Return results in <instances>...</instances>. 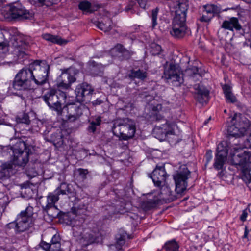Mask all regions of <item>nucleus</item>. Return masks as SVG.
Returning <instances> with one entry per match:
<instances>
[{"label":"nucleus","mask_w":251,"mask_h":251,"mask_svg":"<svg viewBox=\"0 0 251 251\" xmlns=\"http://www.w3.org/2000/svg\"><path fill=\"white\" fill-rule=\"evenodd\" d=\"M158 13V8H156L152 10L151 19L152 22V27H154L157 25V18Z\"/></svg>","instance_id":"nucleus-42"},{"label":"nucleus","mask_w":251,"mask_h":251,"mask_svg":"<svg viewBox=\"0 0 251 251\" xmlns=\"http://www.w3.org/2000/svg\"><path fill=\"white\" fill-rule=\"evenodd\" d=\"M113 134L123 140L132 138L136 131L134 121L129 118L118 119L114 121L112 127Z\"/></svg>","instance_id":"nucleus-3"},{"label":"nucleus","mask_w":251,"mask_h":251,"mask_svg":"<svg viewBox=\"0 0 251 251\" xmlns=\"http://www.w3.org/2000/svg\"><path fill=\"white\" fill-rule=\"evenodd\" d=\"M230 163L241 170V178L246 183L251 182V152L249 149H243L238 146L230 151Z\"/></svg>","instance_id":"nucleus-2"},{"label":"nucleus","mask_w":251,"mask_h":251,"mask_svg":"<svg viewBox=\"0 0 251 251\" xmlns=\"http://www.w3.org/2000/svg\"><path fill=\"white\" fill-rule=\"evenodd\" d=\"M162 105L161 104H157L156 106H153L151 108L153 112V118L157 121H160L164 120L163 116L160 113L162 110Z\"/></svg>","instance_id":"nucleus-31"},{"label":"nucleus","mask_w":251,"mask_h":251,"mask_svg":"<svg viewBox=\"0 0 251 251\" xmlns=\"http://www.w3.org/2000/svg\"><path fill=\"white\" fill-rule=\"evenodd\" d=\"M245 145L246 146L245 149L243 148V149H248V148H251V134L249 136L248 138L247 139Z\"/></svg>","instance_id":"nucleus-51"},{"label":"nucleus","mask_w":251,"mask_h":251,"mask_svg":"<svg viewBox=\"0 0 251 251\" xmlns=\"http://www.w3.org/2000/svg\"><path fill=\"white\" fill-rule=\"evenodd\" d=\"M38 1L41 6H49L52 4L53 0H38Z\"/></svg>","instance_id":"nucleus-48"},{"label":"nucleus","mask_w":251,"mask_h":251,"mask_svg":"<svg viewBox=\"0 0 251 251\" xmlns=\"http://www.w3.org/2000/svg\"><path fill=\"white\" fill-rule=\"evenodd\" d=\"M72 229L74 236L84 246L92 244L95 240V236L92 231L89 229H84L83 225L74 226Z\"/></svg>","instance_id":"nucleus-10"},{"label":"nucleus","mask_w":251,"mask_h":251,"mask_svg":"<svg viewBox=\"0 0 251 251\" xmlns=\"http://www.w3.org/2000/svg\"><path fill=\"white\" fill-rule=\"evenodd\" d=\"M126 11L128 12L131 11L132 13H134L135 12L134 5L133 4H130L126 8Z\"/></svg>","instance_id":"nucleus-52"},{"label":"nucleus","mask_w":251,"mask_h":251,"mask_svg":"<svg viewBox=\"0 0 251 251\" xmlns=\"http://www.w3.org/2000/svg\"><path fill=\"white\" fill-rule=\"evenodd\" d=\"M92 66L90 71L94 75H101L103 72V66L100 64H96L94 62L91 63Z\"/></svg>","instance_id":"nucleus-30"},{"label":"nucleus","mask_w":251,"mask_h":251,"mask_svg":"<svg viewBox=\"0 0 251 251\" xmlns=\"http://www.w3.org/2000/svg\"><path fill=\"white\" fill-rule=\"evenodd\" d=\"M113 51L118 52L121 54V55L126 59H128L133 55V52L128 50L124 48L123 46L121 44H118L113 49Z\"/></svg>","instance_id":"nucleus-28"},{"label":"nucleus","mask_w":251,"mask_h":251,"mask_svg":"<svg viewBox=\"0 0 251 251\" xmlns=\"http://www.w3.org/2000/svg\"><path fill=\"white\" fill-rule=\"evenodd\" d=\"M49 69L46 61H35L29 68L23 69L17 74L12 87L16 90H26L33 89L34 84L41 86L48 80Z\"/></svg>","instance_id":"nucleus-1"},{"label":"nucleus","mask_w":251,"mask_h":251,"mask_svg":"<svg viewBox=\"0 0 251 251\" xmlns=\"http://www.w3.org/2000/svg\"><path fill=\"white\" fill-rule=\"evenodd\" d=\"M107 210L109 211L110 215H112V214H115L120 212V209H117L113 206H109V208H107Z\"/></svg>","instance_id":"nucleus-49"},{"label":"nucleus","mask_w":251,"mask_h":251,"mask_svg":"<svg viewBox=\"0 0 251 251\" xmlns=\"http://www.w3.org/2000/svg\"><path fill=\"white\" fill-rule=\"evenodd\" d=\"M250 212V209L248 208H246L245 209L243 210L242 211V213L240 217V219L242 222H244L246 220V218Z\"/></svg>","instance_id":"nucleus-47"},{"label":"nucleus","mask_w":251,"mask_h":251,"mask_svg":"<svg viewBox=\"0 0 251 251\" xmlns=\"http://www.w3.org/2000/svg\"><path fill=\"white\" fill-rule=\"evenodd\" d=\"M2 13L6 19L10 20L27 19L32 17V13L18 4L6 7Z\"/></svg>","instance_id":"nucleus-8"},{"label":"nucleus","mask_w":251,"mask_h":251,"mask_svg":"<svg viewBox=\"0 0 251 251\" xmlns=\"http://www.w3.org/2000/svg\"><path fill=\"white\" fill-rule=\"evenodd\" d=\"M213 17L212 16V15L206 14L204 11H203L202 15L200 17V21L202 22L208 23L211 21Z\"/></svg>","instance_id":"nucleus-45"},{"label":"nucleus","mask_w":251,"mask_h":251,"mask_svg":"<svg viewBox=\"0 0 251 251\" xmlns=\"http://www.w3.org/2000/svg\"><path fill=\"white\" fill-rule=\"evenodd\" d=\"M250 47L251 48V43H250Z\"/></svg>","instance_id":"nucleus-58"},{"label":"nucleus","mask_w":251,"mask_h":251,"mask_svg":"<svg viewBox=\"0 0 251 251\" xmlns=\"http://www.w3.org/2000/svg\"><path fill=\"white\" fill-rule=\"evenodd\" d=\"M101 123V119L100 117H97L94 120L90 122V125L87 128L89 132L94 133L96 129V127L100 125Z\"/></svg>","instance_id":"nucleus-35"},{"label":"nucleus","mask_w":251,"mask_h":251,"mask_svg":"<svg viewBox=\"0 0 251 251\" xmlns=\"http://www.w3.org/2000/svg\"><path fill=\"white\" fill-rule=\"evenodd\" d=\"M43 38L52 43L59 45L65 44L67 43L66 40L62 39L58 36L52 35L50 34H45L42 35Z\"/></svg>","instance_id":"nucleus-26"},{"label":"nucleus","mask_w":251,"mask_h":251,"mask_svg":"<svg viewBox=\"0 0 251 251\" xmlns=\"http://www.w3.org/2000/svg\"><path fill=\"white\" fill-rule=\"evenodd\" d=\"M16 120L18 123L25 124L26 125L29 124L30 122L28 115L25 113L23 114L21 116H18Z\"/></svg>","instance_id":"nucleus-38"},{"label":"nucleus","mask_w":251,"mask_h":251,"mask_svg":"<svg viewBox=\"0 0 251 251\" xmlns=\"http://www.w3.org/2000/svg\"><path fill=\"white\" fill-rule=\"evenodd\" d=\"M161 47L160 45L153 43L151 46V53L153 55H158L161 52Z\"/></svg>","instance_id":"nucleus-40"},{"label":"nucleus","mask_w":251,"mask_h":251,"mask_svg":"<svg viewBox=\"0 0 251 251\" xmlns=\"http://www.w3.org/2000/svg\"><path fill=\"white\" fill-rule=\"evenodd\" d=\"M225 142L220 143L217 146V153L215 158L213 166L216 170H223L227 159V149Z\"/></svg>","instance_id":"nucleus-14"},{"label":"nucleus","mask_w":251,"mask_h":251,"mask_svg":"<svg viewBox=\"0 0 251 251\" xmlns=\"http://www.w3.org/2000/svg\"><path fill=\"white\" fill-rule=\"evenodd\" d=\"M91 7V3L87 1L80 2L78 5L79 8L83 11H90Z\"/></svg>","instance_id":"nucleus-41"},{"label":"nucleus","mask_w":251,"mask_h":251,"mask_svg":"<svg viewBox=\"0 0 251 251\" xmlns=\"http://www.w3.org/2000/svg\"><path fill=\"white\" fill-rule=\"evenodd\" d=\"M96 103H97V101H98V100H96Z\"/></svg>","instance_id":"nucleus-57"},{"label":"nucleus","mask_w":251,"mask_h":251,"mask_svg":"<svg viewBox=\"0 0 251 251\" xmlns=\"http://www.w3.org/2000/svg\"><path fill=\"white\" fill-rule=\"evenodd\" d=\"M186 72H187L189 75L193 74L194 75H198L200 76L199 72V69L197 67L193 66L191 68H188L186 70Z\"/></svg>","instance_id":"nucleus-43"},{"label":"nucleus","mask_w":251,"mask_h":251,"mask_svg":"<svg viewBox=\"0 0 251 251\" xmlns=\"http://www.w3.org/2000/svg\"><path fill=\"white\" fill-rule=\"evenodd\" d=\"M128 76L131 79L137 78L144 80L147 77V73L145 71L140 69L132 70L128 74Z\"/></svg>","instance_id":"nucleus-29"},{"label":"nucleus","mask_w":251,"mask_h":251,"mask_svg":"<svg viewBox=\"0 0 251 251\" xmlns=\"http://www.w3.org/2000/svg\"><path fill=\"white\" fill-rule=\"evenodd\" d=\"M11 150L13 155V164L19 166L25 165L29 160V150L27 149L25 143L19 140L11 147Z\"/></svg>","instance_id":"nucleus-5"},{"label":"nucleus","mask_w":251,"mask_h":251,"mask_svg":"<svg viewBox=\"0 0 251 251\" xmlns=\"http://www.w3.org/2000/svg\"><path fill=\"white\" fill-rule=\"evenodd\" d=\"M71 193V190L68 188V186L65 183H62L60 186L56 189L54 193H50L47 197V206L52 207L54 203L59 200L58 195H68Z\"/></svg>","instance_id":"nucleus-17"},{"label":"nucleus","mask_w":251,"mask_h":251,"mask_svg":"<svg viewBox=\"0 0 251 251\" xmlns=\"http://www.w3.org/2000/svg\"><path fill=\"white\" fill-rule=\"evenodd\" d=\"M66 94L60 90L51 89L43 97V100L50 109L57 112V115H62V103L65 101Z\"/></svg>","instance_id":"nucleus-4"},{"label":"nucleus","mask_w":251,"mask_h":251,"mask_svg":"<svg viewBox=\"0 0 251 251\" xmlns=\"http://www.w3.org/2000/svg\"><path fill=\"white\" fill-rule=\"evenodd\" d=\"M248 233H249V230L248 229V228H247V227H245V232H244V234L243 237L245 238H247Z\"/></svg>","instance_id":"nucleus-54"},{"label":"nucleus","mask_w":251,"mask_h":251,"mask_svg":"<svg viewBox=\"0 0 251 251\" xmlns=\"http://www.w3.org/2000/svg\"><path fill=\"white\" fill-rule=\"evenodd\" d=\"M247 129V125L241 119L239 114H235L227 126V132L229 136L240 138L243 136Z\"/></svg>","instance_id":"nucleus-7"},{"label":"nucleus","mask_w":251,"mask_h":251,"mask_svg":"<svg viewBox=\"0 0 251 251\" xmlns=\"http://www.w3.org/2000/svg\"><path fill=\"white\" fill-rule=\"evenodd\" d=\"M40 245L43 249L47 251H64V249L61 247L60 243L50 244L45 241H42Z\"/></svg>","instance_id":"nucleus-24"},{"label":"nucleus","mask_w":251,"mask_h":251,"mask_svg":"<svg viewBox=\"0 0 251 251\" xmlns=\"http://www.w3.org/2000/svg\"><path fill=\"white\" fill-rule=\"evenodd\" d=\"M75 81V77L71 74L69 70L67 69L63 71L58 78L57 86L59 88L68 89L70 87L71 84Z\"/></svg>","instance_id":"nucleus-19"},{"label":"nucleus","mask_w":251,"mask_h":251,"mask_svg":"<svg viewBox=\"0 0 251 251\" xmlns=\"http://www.w3.org/2000/svg\"><path fill=\"white\" fill-rule=\"evenodd\" d=\"M212 159V151L210 150L207 151L205 154V166H207L208 164L211 161Z\"/></svg>","instance_id":"nucleus-46"},{"label":"nucleus","mask_w":251,"mask_h":251,"mask_svg":"<svg viewBox=\"0 0 251 251\" xmlns=\"http://www.w3.org/2000/svg\"><path fill=\"white\" fill-rule=\"evenodd\" d=\"M116 243L113 245L110 246L111 250H113L115 248L118 251L122 249V246L125 244L126 238V233H123L122 234H118L116 237Z\"/></svg>","instance_id":"nucleus-27"},{"label":"nucleus","mask_w":251,"mask_h":251,"mask_svg":"<svg viewBox=\"0 0 251 251\" xmlns=\"http://www.w3.org/2000/svg\"><path fill=\"white\" fill-rule=\"evenodd\" d=\"M88 111V108L84 105L75 103L67 104L62 107V115L70 122H74L79 119L83 113Z\"/></svg>","instance_id":"nucleus-6"},{"label":"nucleus","mask_w":251,"mask_h":251,"mask_svg":"<svg viewBox=\"0 0 251 251\" xmlns=\"http://www.w3.org/2000/svg\"><path fill=\"white\" fill-rule=\"evenodd\" d=\"M210 119L211 117H209L208 119L205 120L204 122V124L206 125L208 123L209 121L210 120Z\"/></svg>","instance_id":"nucleus-55"},{"label":"nucleus","mask_w":251,"mask_h":251,"mask_svg":"<svg viewBox=\"0 0 251 251\" xmlns=\"http://www.w3.org/2000/svg\"><path fill=\"white\" fill-rule=\"evenodd\" d=\"M77 171L79 173V176L83 180L86 179L87 175L88 173V171L87 169L79 168L77 169Z\"/></svg>","instance_id":"nucleus-44"},{"label":"nucleus","mask_w":251,"mask_h":251,"mask_svg":"<svg viewBox=\"0 0 251 251\" xmlns=\"http://www.w3.org/2000/svg\"><path fill=\"white\" fill-rule=\"evenodd\" d=\"M154 185L161 187L165 184L167 177L166 172L164 166H157L151 176Z\"/></svg>","instance_id":"nucleus-18"},{"label":"nucleus","mask_w":251,"mask_h":251,"mask_svg":"<svg viewBox=\"0 0 251 251\" xmlns=\"http://www.w3.org/2000/svg\"><path fill=\"white\" fill-rule=\"evenodd\" d=\"M111 20L109 19H107L105 21V23H103V22H99L97 26L100 30H103L104 32H107L111 29Z\"/></svg>","instance_id":"nucleus-34"},{"label":"nucleus","mask_w":251,"mask_h":251,"mask_svg":"<svg viewBox=\"0 0 251 251\" xmlns=\"http://www.w3.org/2000/svg\"><path fill=\"white\" fill-rule=\"evenodd\" d=\"M185 22L186 21L174 19L172 28L170 31V34L175 38H183L185 35L187 30Z\"/></svg>","instance_id":"nucleus-16"},{"label":"nucleus","mask_w":251,"mask_h":251,"mask_svg":"<svg viewBox=\"0 0 251 251\" xmlns=\"http://www.w3.org/2000/svg\"><path fill=\"white\" fill-rule=\"evenodd\" d=\"M224 112H225V113H226V110H224Z\"/></svg>","instance_id":"nucleus-56"},{"label":"nucleus","mask_w":251,"mask_h":251,"mask_svg":"<svg viewBox=\"0 0 251 251\" xmlns=\"http://www.w3.org/2000/svg\"><path fill=\"white\" fill-rule=\"evenodd\" d=\"M190 176V172L185 165L180 167L179 170L173 175L176 184V191L177 194H181L186 190L187 180Z\"/></svg>","instance_id":"nucleus-9"},{"label":"nucleus","mask_w":251,"mask_h":251,"mask_svg":"<svg viewBox=\"0 0 251 251\" xmlns=\"http://www.w3.org/2000/svg\"><path fill=\"white\" fill-rule=\"evenodd\" d=\"M14 40L13 47L14 53L18 56L24 54L27 49L28 43L23 41L20 37H16Z\"/></svg>","instance_id":"nucleus-22"},{"label":"nucleus","mask_w":251,"mask_h":251,"mask_svg":"<svg viewBox=\"0 0 251 251\" xmlns=\"http://www.w3.org/2000/svg\"><path fill=\"white\" fill-rule=\"evenodd\" d=\"M223 90L226 99V101L227 103H235L237 101V99L235 96L231 92V87L225 84L223 86Z\"/></svg>","instance_id":"nucleus-25"},{"label":"nucleus","mask_w":251,"mask_h":251,"mask_svg":"<svg viewBox=\"0 0 251 251\" xmlns=\"http://www.w3.org/2000/svg\"><path fill=\"white\" fill-rule=\"evenodd\" d=\"M32 222L25 215V212H21L14 222L6 225V227L11 228L15 227L16 232H22L27 230L31 226Z\"/></svg>","instance_id":"nucleus-13"},{"label":"nucleus","mask_w":251,"mask_h":251,"mask_svg":"<svg viewBox=\"0 0 251 251\" xmlns=\"http://www.w3.org/2000/svg\"><path fill=\"white\" fill-rule=\"evenodd\" d=\"M156 205V201L154 200L150 199L144 201L143 206L147 210H149L152 208L154 207Z\"/></svg>","instance_id":"nucleus-39"},{"label":"nucleus","mask_w":251,"mask_h":251,"mask_svg":"<svg viewBox=\"0 0 251 251\" xmlns=\"http://www.w3.org/2000/svg\"><path fill=\"white\" fill-rule=\"evenodd\" d=\"M221 27L225 29L233 31V29L237 30H240L242 26L239 23L238 18L232 17L228 20H225L223 22Z\"/></svg>","instance_id":"nucleus-23"},{"label":"nucleus","mask_w":251,"mask_h":251,"mask_svg":"<svg viewBox=\"0 0 251 251\" xmlns=\"http://www.w3.org/2000/svg\"><path fill=\"white\" fill-rule=\"evenodd\" d=\"M203 11L205 14L212 15L214 16L215 13H217L219 12L218 7L213 4H207L203 6Z\"/></svg>","instance_id":"nucleus-32"},{"label":"nucleus","mask_w":251,"mask_h":251,"mask_svg":"<svg viewBox=\"0 0 251 251\" xmlns=\"http://www.w3.org/2000/svg\"><path fill=\"white\" fill-rule=\"evenodd\" d=\"M188 8L189 1L187 0H179L174 8L175 13L174 19L186 21Z\"/></svg>","instance_id":"nucleus-20"},{"label":"nucleus","mask_w":251,"mask_h":251,"mask_svg":"<svg viewBox=\"0 0 251 251\" xmlns=\"http://www.w3.org/2000/svg\"><path fill=\"white\" fill-rule=\"evenodd\" d=\"M165 124L161 126H155L153 133L155 137L160 140H165L169 138L170 135H174V128L176 126L175 123H169L166 120H163Z\"/></svg>","instance_id":"nucleus-12"},{"label":"nucleus","mask_w":251,"mask_h":251,"mask_svg":"<svg viewBox=\"0 0 251 251\" xmlns=\"http://www.w3.org/2000/svg\"><path fill=\"white\" fill-rule=\"evenodd\" d=\"M166 251H178L179 245L175 240L166 243L164 246Z\"/></svg>","instance_id":"nucleus-33"},{"label":"nucleus","mask_w":251,"mask_h":251,"mask_svg":"<svg viewBox=\"0 0 251 251\" xmlns=\"http://www.w3.org/2000/svg\"><path fill=\"white\" fill-rule=\"evenodd\" d=\"M9 50V44L7 42H0V57H3L4 55Z\"/></svg>","instance_id":"nucleus-36"},{"label":"nucleus","mask_w":251,"mask_h":251,"mask_svg":"<svg viewBox=\"0 0 251 251\" xmlns=\"http://www.w3.org/2000/svg\"><path fill=\"white\" fill-rule=\"evenodd\" d=\"M57 243H60V238L58 235L55 234L52 237L50 244H55Z\"/></svg>","instance_id":"nucleus-50"},{"label":"nucleus","mask_w":251,"mask_h":251,"mask_svg":"<svg viewBox=\"0 0 251 251\" xmlns=\"http://www.w3.org/2000/svg\"><path fill=\"white\" fill-rule=\"evenodd\" d=\"M180 72L177 65L171 63L168 67L165 68L163 77L167 80L168 83L174 86H178L181 80Z\"/></svg>","instance_id":"nucleus-11"},{"label":"nucleus","mask_w":251,"mask_h":251,"mask_svg":"<svg viewBox=\"0 0 251 251\" xmlns=\"http://www.w3.org/2000/svg\"><path fill=\"white\" fill-rule=\"evenodd\" d=\"M22 212H25V215L28 217V219H30L33 221V219L34 218V216L36 215V213L33 212V208L31 206H28L25 211Z\"/></svg>","instance_id":"nucleus-37"},{"label":"nucleus","mask_w":251,"mask_h":251,"mask_svg":"<svg viewBox=\"0 0 251 251\" xmlns=\"http://www.w3.org/2000/svg\"><path fill=\"white\" fill-rule=\"evenodd\" d=\"M94 89L87 83H82L78 85L75 90L76 99L79 102L88 100L92 94Z\"/></svg>","instance_id":"nucleus-15"},{"label":"nucleus","mask_w":251,"mask_h":251,"mask_svg":"<svg viewBox=\"0 0 251 251\" xmlns=\"http://www.w3.org/2000/svg\"><path fill=\"white\" fill-rule=\"evenodd\" d=\"M194 88L196 91L195 98L197 100L201 103H206L209 99V91L199 84H195Z\"/></svg>","instance_id":"nucleus-21"},{"label":"nucleus","mask_w":251,"mask_h":251,"mask_svg":"<svg viewBox=\"0 0 251 251\" xmlns=\"http://www.w3.org/2000/svg\"><path fill=\"white\" fill-rule=\"evenodd\" d=\"M138 4L140 7L143 9H145L146 5V1L145 0H139L138 1Z\"/></svg>","instance_id":"nucleus-53"}]
</instances>
